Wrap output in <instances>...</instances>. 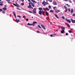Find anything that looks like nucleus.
<instances>
[{"mask_svg": "<svg viewBox=\"0 0 75 75\" xmlns=\"http://www.w3.org/2000/svg\"><path fill=\"white\" fill-rule=\"evenodd\" d=\"M17 1H18V0H17Z\"/></svg>", "mask_w": 75, "mask_h": 75, "instance_id": "63", "label": "nucleus"}, {"mask_svg": "<svg viewBox=\"0 0 75 75\" xmlns=\"http://www.w3.org/2000/svg\"><path fill=\"white\" fill-rule=\"evenodd\" d=\"M6 1L8 2V3H10L11 2H10V0H6Z\"/></svg>", "mask_w": 75, "mask_h": 75, "instance_id": "24", "label": "nucleus"}, {"mask_svg": "<svg viewBox=\"0 0 75 75\" xmlns=\"http://www.w3.org/2000/svg\"><path fill=\"white\" fill-rule=\"evenodd\" d=\"M67 11H68V10H67V9H66V11H65V12H67Z\"/></svg>", "mask_w": 75, "mask_h": 75, "instance_id": "38", "label": "nucleus"}, {"mask_svg": "<svg viewBox=\"0 0 75 75\" xmlns=\"http://www.w3.org/2000/svg\"><path fill=\"white\" fill-rule=\"evenodd\" d=\"M29 4L30 5H31L33 7H35L34 4H33L32 2H30V3H29Z\"/></svg>", "mask_w": 75, "mask_h": 75, "instance_id": "5", "label": "nucleus"}, {"mask_svg": "<svg viewBox=\"0 0 75 75\" xmlns=\"http://www.w3.org/2000/svg\"><path fill=\"white\" fill-rule=\"evenodd\" d=\"M42 4H43L45 6L46 5V4L45 3V1H44L43 2H42Z\"/></svg>", "mask_w": 75, "mask_h": 75, "instance_id": "16", "label": "nucleus"}, {"mask_svg": "<svg viewBox=\"0 0 75 75\" xmlns=\"http://www.w3.org/2000/svg\"><path fill=\"white\" fill-rule=\"evenodd\" d=\"M69 33H72V31L71 30H69Z\"/></svg>", "mask_w": 75, "mask_h": 75, "instance_id": "26", "label": "nucleus"}, {"mask_svg": "<svg viewBox=\"0 0 75 75\" xmlns=\"http://www.w3.org/2000/svg\"><path fill=\"white\" fill-rule=\"evenodd\" d=\"M24 4L23 3L21 4V6H24Z\"/></svg>", "mask_w": 75, "mask_h": 75, "instance_id": "29", "label": "nucleus"}, {"mask_svg": "<svg viewBox=\"0 0 75 75\" xmlns=\"http://www.w3.org/2000/svg\"><path fill=\"white\" fill-rule=\"evenodd\" d=\"M57 32H58V30H57Z\"/></svg>", "mask_w": 75, "mask_h": 75, "instance_id": "58", "label": "nucleus"}, {"mask_svg": "<svg viewBox=\"0 0 75 75\" xmlns=\"http://www.w3.org/2000/svg\"><path fill=\"white\" fill-rule=\"evenodd\" d=\"M27 25H33L34 26V25L32 24H30V23H28L27 24Z\"/></svg>", "mask_w": 75, "mask_h": 75, "instance_id": "12", "label": "nucleus"}, {"mask_svg": "<svg viewBox=\"0 0 75 75\" xmlns=\"http://www.w3.org/2000/svg\"><path fill=\"white\" fill-rule=\"evenodd\" d=\"M0 5L1 6H2L3 5V4L2 3H1Z\"/></svg>", "mask_w": 75, "mask_h": 75, "instance_id": "32", "label": "nucleus"}, {"mask_svg": "<svg viewBox=\"0 0 75 75\" xmlns=\"http://www.w3.org/2000/svg\"><path fill=\"white\" fill-rule=\"evenodd\" d=\"M55 17H56L58 19H59V18L58 16L56 14L55 15Z\"/></svg>", "mask_w": 75, "mask_h": 75, "instance_id": "20", "label": "nucleus"}, {"mask_svg": "<svg viewBox=\"0 0 75 75\" xmlns=\"http://www.w3.org/2000/svg\"><path fill=\"white\" fill-rule=\"evenodd\" d=\"M56 8V7H54L53 8V9H54V10L55 11V12H56V13H58V12H61V11L59 10H57V9L56 10L55 9V8Z\"/></svg>", "mask_w": 75, "mask_h": 75, "instance_id": "2", "label": "nucleus"}, {"mask_svg": "<svg viewBox=\"0 0 75 75\" xmlns=\"http://www.w3.org/2000/svg\"><path fill=\"white\" fill-rule=\"evenodd\" d=\"M64 8L65 9H67V7L66 6H64Z\"/></svg>", "mask_w": 75, "mask_h": 75, "instance_id": "23", "label": "nucleus"}, {"mask_svg": "<svg viewBox=\"0 0 75 75\" xmlns=\"http://www.w3.org/2000/svg\"><path fill=\"white\" fill-rule=\"evenodd\" d=\"M16 22H17V23H18V22H20V21H19V19H18V20H17V19H16Z\"/></svg>", "mask_w": 75, "mask_h": 75, "instance_id": "17", "label": "nucleus"}, {"mask_svg": "<svg viewBox=\"0 0 75 75\" xmlns=\"http://www.w3.org/2000/svg\"><path fill=\"white\" fill-rule=\"evenodd\" d=\"M73 11H74V10H73V9H71V13H73Z\"/></svg>", "mask_w": 75, "mask_h": 75, "instance_id": "21", "label": "nucleus"}, {"mask_svg": "<svg viewBox=\"0 0 75 75\" xmlns=\"http://www.w3.org/2000/svg\"><path fill=\"white\" fill-rule=\"evenodd\" d=\"M50 36L51 37H54V35L52 34H51V35H50Z\"/></svg>", "mask_w": 75, "mask_h": 75, "instance_id": "35", "label": "nucleus"}, {"mask_svg": "<svg viewBox=\"0 0 75 75\" xmlns=\"http://www.w3.org/2000/svg\"><path fill=\"white\" fill-rule=\"evenodd\" d=\"M38 9L40 10L39 12H38L39 14L40 15H41L42 14V15H44V11H41V10H42V8L41 7H40L39 8H38Z\"/></svg>", "mask_w": 75, "mask_h": 75, "instance_id": "1", "label": "nucleus"}, {"mask_svg": "<svg viewBox=\"0 0 75 75\" xmlns=\"http://www.w3.org/2000/svg\"><path fill=\"white\" fill-rule=\"evenodd\" d=\"M2 13H3V14H4V13H5V11H2Z\"/></svg>", "mask_w": 75, "mask_h": 75, "instance_id": "36", "label": "nucleus"}, {"mask_svg": "<svg viewBox=\"0 0 75 75\" xmlns=\"http://www.w3.org/2000/svg\"><path fill=\"white\" fill-rule=\"evenodd\" d=\"M53 35H56V34H53Z\"/></svg>", "mask_w": 75, "mask_h": 75, "instance_id": "55", "label": "nucleus"}, {"mask_svg": "<svg viewBox=\"0 0 75 75\" xmlns=\"http://www.w3.org/2000/svg\"><path fill=\"white\" fill-rule=\"evenodd\" d=\"M50 12H52V13H54V11L52 10H51L50 11Z\"/></svg>", "mask_w": 75, "mask_h": 75, "instance_id": "27", "label": "nucleus"}, {"mask_svg": "<svg viewBox=\"0 0 75 75\" xmlns=\"http://www.w3.org/2000/svg\"><path fill=\"white\" fill-rule=\"evenodd\" d=\"M65 24L67 26L69 27V28L70 27V25H69L68 23H65Z\"/></svg>", "mask_w": 75, "mask_h": 75, "instance_id": "13", "label": "nucleus"}, {"mask_svg": "<svg viewBox=\"0 0 75 75\" xmlns=\"http://www.w3.org/2000/svg\"><path fill=\"white\" fill-rule=\"evenodd\" d=\"M53 5H55V6L57 5V3H56V1H53Z\"/></svg>", "mask_w": 75, "mask_h": 75, "instance_id": "9", "label": "nucleus"}, {"mask_svg": "<svg viewBox=\"0 0 75 75\" xmlns=\"http://www.w3.org/2000/svg\"><path fill=\"white\" fill-rule=\"evenodd\" d=\"M45 3H48V1H47V2H45Z\"/></svg>", "mask_w": 75, "mask_h": 75, "instance_id": "56", "label": "nucleus"}, {"mask_svg": "<svg viewBox=\"0 0 75 75\" xmlns=\"http://www.w3.org/2000/svg\"><path fill=\"white\" fill-rule=\"evenodd\" d=\"M37 23V22L34 21L33 22V24H33V25H34L35 24Z\"/></svg>", "mask_w": 75, "mask_h": 75, "instance_id": "18", "label": "nucleus"}, {"mask_svg": "<svg viewBox=\"0 0 75 75\" xmlns=\"http://www.w3.org/2000/svg\"><path fill=\"white\" fill-rule=\"evenodd\" d=\"M17 9L19 10H20V8H17Z\"/></svg>", "mask_w": 75, "mask_h": 75, "instance_id": "46", "label": "nucleus"}, {"mask_svg": "<svg viewBox=\"0 0 75 75\" xmlns=\"http://www.w3.org/2000/svg\"><path fill=\"white\" fill-rule=\"evenodd\" d=\"M21 1H22L23 2L24 0H21Z\"/></svg>", "mask_w": 75, "mask_h": 75, "instance_id": "54", "label": "nucleus"}, {"mask_svg": "<svg viewBox=\"0 0 75 75\" xmlns=\"http://www.w3.org/2000/svg\"><path fill=\"white\" fill-rule=\"evenodd\" d=\"M31 1H32V2H33L34 3H36V2L35 1H34V0H31Z\"/></svg>", "mask_w": 75, "mask_h": 75, "instance_id": "22", "label": "nucleus"}, {"mask_svg": "<svg viewBox=\"0 0 75 75\" xmlns=\"http://www.w3.org/2000/svg\"><path fill=\"white\" fill-rule=\"evenodd\" d=\"M65 1H67V0H64Z\"/></svg>", "mask_w": 75, "mask_h": 75, "instance_id": "50", "label": "nucleus"}, {"mask_svg": "<svg viewBox=\"0 0 75 75\" xmlns=\"http://www.w3.org/2000/svg\"><path fill=\"white\" fill-rule=\"evenodd\" d=\"M69 3H72V1L70 0H69Z\"/></svg>", "mask_w": 75, "mask_h": 75, "instance_id": "40", "label": "nucleus"}, {"mask_svg": "<svg viewBox=\"0 0 75 75\" xmlns=\"http://www.w3.org/2000/svg\"><path fill=\"white\" fill-rule=\"evenodd\" d=\"M49 22L50 23H52L51 22H50V21Z\"/></svg>", "mask_w": 75, "mask_h": 75, "instance_id": "57", "label": "nucleus"}, {"mask_svg": "<svg viewBox=\"0 0 75 75\" xmlns=\"http://www.w3.org/2000/svg\"><path fill=\"white\" fill-rule=\"evenodd\" d=\"M38 26L39 27V28H40V29H42V28L39 25H38Z\"/></svg>", "mask_w": 75, "mask_h": 75, "instance_id": "25", "label": "nucleus"}, {"mask_svg": "<svg viewBox=\"0 0 75 75\" xmlns=\"http://www.w3.org/2000/svg\"><path fill=\"white\" fill-rule=\"evenodd\" d=\"M62 30L61 31V33L62 34L64 33V32H65V27H63L62 28Z\"/></svg>", "mask_w": 75, "mask_h": 75, "instance_id": "3", "label": "nucleus"}, {"mask_svg": "<svg viewBox=\"0 0 75 75\" xmlns=\"http://www.w3.org/2000/svg\"><path fill=\"white\" fill-rule=\"evenodd\" d=\"M48 1L50 2H52V0H48Z\"/></svg>", "mask_w": 75, "mask_h": 75, "instance_id": "31", "label": "nucleus"}, {"mask_svg": "<svg viewBox=\"0 0 75 75\" xmlns=\"http://www.w3.org/2000/svg\"><path fill=\"white\" fill-rule=\"evenodd\" d=\"M48 7L49 8H51V7L50 6H48Z\"/></svg>", "mask_w": 75, "mask_h": 75, "instance_id": "42", "label": "nucleus"}, {"mask_svg": "<svg viewBox=\"0 0 75 75\" xmlns=\"http://www.w3.org/2000/svg\"><path fill=\"white\" fill-rule=\"evenodd\" d=\"M26 20V21H28V19L27 18Z\"/></svg>", "mask_w": 75, "mask_h": 75, "instance_id": "43", "label": "nucleus"}, {"mask_svg": "<svg viewBox=\"0 0 75 75\" xmlns=\"http://www.w3.org/2000/svg\"><path fill=\"white\" fill-rule=\"evenodd\" d=\"M13 15L14 16V17H15V18H16V13L14 11H13Z\"/></svg>", "mask_w": 75, "mask_h": 75, "instance_id": "10", "label": "nucleus"}, {"mask_svg": "<svg viewBox=\"0 0 75 75\" xmlns=\"http://www.w3.org/2000/svg\"><path fill=\"white\" fill-rule=\"evenodd\" d=\"M41 26L45 30H46L45 28V26L43 25H41Z\"/></svg>", "mask_w": 75, "mask_h": 75, "instance_id": "11", "label": "nucleus"}, {"mask_svg": "<svg viewBox=\"0 0 75 75\" xmlns=\"http://www.w3.org/2000/svg\"><path fill=\"white\" fill-rule=\"evenodd\" d=\"M28 11V12H29V13H33V12H31V11Z\"/></svg>", "mask_w": 75, "mask_h": 75, "instance_id": "28", "label": "nucleus"}, {"mask_svg": "<svg viewBox=\"0 0 75 75\" xmlns=\"http://www.w3.org/2000/svg\"><path fill=\"white\" fill-rule=\"evenodd\" d=\"M2 0H0V1H1Z\"/></svg>", "mask_w": 75, "mask_h": 75, "instance_id": "60", "label": "nucleus"}, {"mask_svg": "<svg viewBox=\"0 0 75 75\" xmlns=\"http://www.w3.org/2000/svg\"><path fill=\"white\" fill-rule=\"evenodd\" d=\"M38 1H39V0H38Z\"/></svg>", "mask_w": 75, "mask_h": 75, "instance_id": "64", "label": "nucleus"}, {"mask_svg": "<svg viewBox=\"0 0 75 75\" xmlns=\"http://www.w3.org/2000/svg\"><path fill=\"white\" fill-rule=\"evenodd\" d=\"M0 11H2V9H0Z\"/></svg>", "mask_w": 75, "mask_h": 75, "instance_id": "47", "label": "nucleus"}, {"mask_svg": "<svg viewBox=\"0 0 75 75\" xmlns=\"http://www.w3.org/2000/svg\"><path fill=\"white\" fill-rule=\"evenodd\" d=\"M62 19H65V17L64 16L62 17Z\"/></svg>", "mask_w": 75, "mask_h": 75, "instance_id": "30", "label": "nucleus"}, {"mask_svg": "<svg viewBox=\"0 0 75 75\" xmlns=\"http://www.w3.org/2000/svg\"><path fill=\"white\" fill-rule=\"evenodd\" d=\"M33 11L34 13L35 14H36L37 12H36V8H34Z\"/></svg>", "mask_w": 75, "mask_h": 75, "instance_id": "6", "label": "nucleus"}, {"mask_svg": "<svg viewBox=\"0 0 75 75\" xmlns=\"http://www.w3.org/2000/svg\"><path fill=\"white\" fill-rule=\"evenodd\" d=\"M43 9L44 10H46V9L45 8H43Z\"/></svg>", "mask_w": 75, "mask_h": 75, "instance_id": "49", "label": "nucleus"}, {"mask_svg": "<svg viewBox=\"0 0 75 75\" xmlns=\"http://www.w3.org/2000/svg\"><path fill=\"white\" fill-rule=\"evenodd\" d=\"M23 18H25V16H23Z\"/></svg>", "mask_w": 75, "mask_h": 75, "instance_id": "53", "label": "nucleus"}, {"mask_svg": "<svg viewBox=\"0 0 75 75\" xmlns=\"http://www.w3.org/2000/svg\"><path fill=\"white\" fill-rule=\"evenodd\" d=\"M7 8H3V10H4V11H6Z\"/></svg>", "mask_w": 75, "mask_h": 75, "instance_id": "19", "label": "nucleus"}, {"mask_svg": "<svg viewBox=\"0 0 75 75\" xmlns=\"http://www.w3.org/2000/svg\"><path fill=\"white\" fill-rule=\"evenodd\" d=\"M13 2H14V1H13Z\"/></svg>", "mask_w": 75, "mask_h": 75, "instance_id": "61", "label": "nucleus"}, {"mask_svg": "<svg viewBox=\"0 0 75 75\" xmlns=\"http://www.w3.org/2000/svg\"><path fill=\"white\" fill-rule=\"evenodd\" d=\"M12 4H13V5L16 7H18V8L20 7V6H19V5L16 2V4H13L12 3Z\"/></svg>", "mask_w": 75, "mask_h": 75, "instance_id": "4", "label": "nucleus"}, {"mask_svg": "<svg viewBox=\"0 0 75 75\" xmlns=\"http://www.w3.org/2000/svg\"><path fill=\"white\" fill-rule=\"evenodd\" d=\"M4 7H5V8H6V5H5V6H4Z\"/></svg>", "mask_w": 75, "mask_h": 75, "instance_id": "48", "label": "nucleus"}, {"mask_svg": "<svg viewBox=\"0 0 75 75\" xmlns=\"http://www.w3.org/2000/svg\"><path fill=\"white\" fill-rule=\"evenodd\" d=\"M60 29V27H59V29Z\"/></svg>", "mask_w": 75, "mask_h": 75, "instance_id": "59", "label": "nucleus"}, {"mask_svg": "<svg viewBox=\"0 0 75 75\" xmlns=\"http://www.w3.org/2000/svg\"><path fill=\"white\" fill-rule=\"evenodd\" d=\"M71 22L72 23H75V20H74L73 19H71Z\"/></svg>", "mask_w": 75, "mask_h": 75, "instance_id": "8", "label": "nucleus"}, {"mask_svg": "<svg viewBox=\"0 0 75 75\" xmlns=\"http://www.w3.org/2000/svg\"><path fill=\"white\" fill-rule=\"evenodd\" d=\"M45 15L47 16H48L49 15V13L47 12V11H46L45 12Z\"/></svg>", "mask_w": 75, "mask_h": 75, "instance_id": "15", "label": "nucleus"}, {"mask_svg": "<svg viewBox=\"0 0 75 75\" xmlns=\"http://www.w3.org/2000/svg\"><path fill=\"white\" fill-rule=\"evenodd\" d=\"M66 36L68 35V33H66Z\"/></svg>", "mask_w": 75, "mask_h": 75, "instance_id": "37", "label": "nucleus"}, {"mask_svg": "<svg viewBox=\"0 0 75 75\" xmlns=\"http://www.w3.org/2000/svg\"><path fill=\"white\" fill-rule=\"evenodd\" d=\"M28 8H32V9H33V7H32L31 5H30V4H29V6H28Z\"/></svg>", "mask_w": 75, "mask_h": 75, "instance_id": "14", "label": "nucleus"}, {"mask_svg": "<svg viewBox=\"0 0 75 75\" xmlns=\"http://www.w3.org/2000/svg\"><path fill=\"white\" fill-rule=\"evenodd\" d=\"M4 3V2L3 1H1V2H0V3L1 4L2 3Z\"/></svg>", "mask_w": 75, "mask_h": 75, "instance_id": "45", "label": "nucleus"}, {"mask_svg": "<svg viewBox=\"0 0 75 75\" xmlns=\"http://www.w3.org/2000/svg\"><path fill=\"white\" fill-rule=\"evenodd\" d=\"M66 20V21H67L69 23H70L71 22V21L70 20H69V19H65Z\"/></svg>", "mask_w": 75, "mask_h": 75, "instance_id": "7", "label": "nucleus"}, {"mask_svg": "<svg viewBox=\"0 0 75 75\" xmlns=\"http://www.w3.org/2000/svg\"><path fill=\"white\" fill-rule=\"evenodd\" d=\"M28 0V1L29 2H31V1L30 0Z\"/></svg>", "mask_w": 75, "mask_h": 75, "instance_id": "51", "label": "nucleus"}, {"mask_svg": "<svg viewBox=\"0 0 75 75\" xmlns=\"http://www.w3.org/2000/svg\"><path fill=\"white\" fill-rule=\"evenodd\" d=\"M37 33H40V31H37Z\"/></svg>", "mask_w": 75, "mask_h": 75, "instance_id": "41", "label": "nucleus"}, {"mask_svg": "<svg viewBox=\"0 0 75 75\" xmlns=\"http://www.w3.org/2000/svg\"><path fill=\"white\" fill-rule=\"evenodd\" d=\"M32 18H33V16H32Z\"/></svg>", "mask_w": 75, "mask_h": 75, "instance_id": "62", "label": "nucleus"}, {"mask_svg": "<svg viewBox=\"0 0 75 75\" xmlns=\"http://www.w3.org/2000/svg\"><path fill=\"white\" fill-rule=\"evenodd\" d=\"M46 9L47 10V11H49V9L47 7L46 8Z\"/></svg>", "mask_w": 75, "mask_h": 75, "instance_id": "34", "label": "nucleus"}, {"mask_svg": "<svg viewBox=\"0 0 75 75\" xmlns=\"http://www.w3.org/2000/svg\"><path fill=\"white\" fill-rule=\"evenodd\" d=\"M45 5H47L48 4V2H45Z\"/></svg>", "mask_w": 75, "mask_h": 75, "instance_id": "39", "label": "nucleus"}, {"mask_svg": "<svg viewBox=\"0 0 75 75\" xmlns=\"http://www.w3.org/2000/svg\"><path fill=\"white\" fill-rule=\"evenodd\" d=\"M73 16H75V14H73Z\"/></svg>", "mask_w": 75, "mask_h": 75, "instance_id": "44", "label": "nucleus"}, {"mask_svg": "<svg viewBox=\"0 0 75 75\" xmlns=\"http://www.w3.org/2000/svg\"><path fill=\"white\" fill-rule=\"evenodd\" d=\"M68 11L69 12H70V8H69V9H68Z\"/></svg>", "mask_w": 75, "mask_h": 75, "instance_id": "33", "label": "nucleus"}, {"mask_svg": "<svg viewBox=\"0 0 75 75\" xmlns=\"http://www.w3.org/2000/svg\"><path fill=\"white\" fill-rule=\"evenodd\" d=\"M18 17H19V18H21V16H18Z\"/></svg>", "mask_w": 75, "mask_h": 75, "instance_id": "52", "label": "nucleus"}]
</instances>
